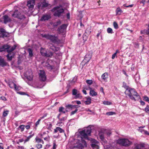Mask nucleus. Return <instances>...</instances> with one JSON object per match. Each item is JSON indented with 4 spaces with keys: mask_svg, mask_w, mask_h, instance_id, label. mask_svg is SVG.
I'll return each instance as SVG.
<instances>
[{
    "mask_svg": "<svg viewBox=\"0 0 149 149\" xmlns=\"http://www.w3.org/2000/svg\"><path fill=\"white\" fill-rule=\"evenodd\" d=\"M111 133L110 132L104 129L101 130L99 131V136L100 139L102 143L106 149H112V147L110 145H106L107 141L106 139V136H109Z\"/></svg>",
    "mask_w": 149,
    "mask_h": 149,
    "instance_id": "nucleus-1",
    "label": "nucleus"
},
{
    "mask_svg": "<svg viewBox=\"0 0 149 149\" xmlns=\"http://www.w3.org/2000/svg\"><path fill=\"white\" fill-rule=\"evenodd\" d=\"M125 93L132 100H135L140 98L139 96L138 93L134 89H128L126 88Z\"/></svg>",
    "mask_w": 149,
    "mask_h": 149,
    "instance_id": "nucleus-2",
    "label": "nucleus"
},
{
    "mask_svg": "<svg viewBox=\"0 0 149 149\" xmlns=\"http://www.w3.org/2000/svg\"><path fill=\"white\" fill-rule=\"evenodd\" d=\"M52 11L54 12V15L56 16H59L64 11V9L61 6L54 7Z\"/></svg>",
    "mask_w": 149,
    "mask_h": 149,
    "instance_id": "nucleus-3",
    "label": "nucleus"
},
{
    "mask_svg": "<svg viewBox=\"0 0 149 149\" xmlns=\"http://www.w3.org/2000/svg\"><path fill=\"white\" fill-rule=\"evenodd\" d=\"M91 132V129L89 127L85 128L84 130L80 132V134L82 136L86 139H88V135L90 134Z\"/></svg>",
    "mask_w": 149,
    "mask_h": 149,
    "instance_id": "nucleus-4",
    "label": "nucleus"
},
{
    "mask_svg": "<svg viewBox=\"0 0 149 149\" xmlns=\"http://www.w3.org/2000/svg\"><path fill=\"white\" fill-rule=\"evenodd\" d=\"M117 142L120 145L125 146H129L132 144L131 142L126 139H119L117 140Z\"/></svg>",
    "mask_w": 149,
    "mask_h": 149,
    "instance_id": "nucleus-5",
    "label": "nucleus"
},
{
    "mask_svg": "<svg viewBox=\"0 0 149 149\" xmlns=\"http://www.w3.org/2000/svg\"><path fill=\"white\" fill-rule=\"evenodd\" d=\"M81 142L84 145L83 146L79 142H78L77 143V144L72 147V149H82L84 147H87V143L83 139H81Z\"/></svg>",
    "mask_w": 149,
    "mask_h": 149,
    "instance_id": "nucleus-6",
    "label": "nucleus"
},
{
    "mask_svg": "<svg viewBox=\"0 0 149 149\" xmlns=\"http://www.w3.org/2000/svg\"><path fill=\"white\" fill-rule=\"evenodd\" d=\"M19 10H15L12 15V17H14L17 18L19 19H22L24 18V15L20 12Z\"/></svg>",
    "mask_w": 149,
    "mask_h": 149,
    "instance_id": "nucleus-7",
    "label": "nucleus"
},
{
    "mask_svg": "<svg viewBox=\"0 0 149 149\" xmlns=\"http://www.w3.org/2000/svg\"><path fill=\"white\" fill-rule=\"evenodd\" d=\"M24 76L29 81H31L33 79V76L31 70H29L26 72L24 73Z\"/></svg>",
    "mask_w": 149,
    "mask_h": 149,
    "instance_id": "nucleus-8",
    "label": "nucleus"
},
{
    "mask_svg": "<svg viewBox=\"0 0 149 149\" xmlns=\"http://www.w3.org/2000/svg\"><path fill=\"white\" fill-rule=\"evenodd\" d=\"M39 79L41 81H44L46 80V76L43 70H40L39 72Z\"/></svg>",
    "mask_w": 149,
    "mask_h": 149,
    "instance_id": "nucleus-9",
    "label": "nucleus"
},
{
    "mask_svg": "<svg viewBox=\"0 0 149 149\" xmlns=\"http://www.w3.org/2000/svg\"><path fill=\"white\" fill-rule=\"evenodd\" d=\"M41 36L42 37L45 38L47 39H49L53 41L56 40L57 39V37L55 36L54 35L42 34Z\"/></svg>",
    "mask_w": 149,
    "mask_h": 149,
    "instance_id": "nucleus-10",
    "label": "nucleus"
},
{
    "mask_svg": "<svg viewBox=\"0 0 149 149\" xmlns=\"http://www.w3.org/2000/svg\"><path fill=\"white\" fill-rule=\"evenodd\" d=\"M35 5L34 0H29L27 2V6L31 10H32L33 8Z\"/></svg>",
    "mask_w": 149,
    "mask_h": 149,
    "instance_id": "nucleus-11",
    "label": "nucleus"
},
{
    "mask_svg": "<svg viewBox=\"0 0 149 149\" xmlns=\"http://www.w3.org/2000/svg\"><path fill=\"white\" fill-rule=\"evenodd\" d=\"M92 143L91 144L92 147L94 149H99V147L98 145L99 142L93 139L92 140Z\"/></svg>",
    "mask_w": 149,
    "mask_h": 149,
    "instance_id": "nucleus-12",
    "label": "nucleus"
},
{
    "mask_svg": "<svg viewBox=\"0 0 149 149\" xmlns=\"http://www.w3.org/2000/svg\"><path fill=\"white\" fill-rule=\"evenodd\" d=\"M67 25L65 24L62 25L58 29V31L60 33H63L65 31Z\"/></svg>",
    "mask_w": 149,
    "mask_h": 149,
    "instance_id": "nucleus-13",
    "label": "nucleus"
},
{
    "mask_svg": "<svg viewBox=\"0 0 149 149\" xmlns=\"http://www.w3.org/2000/svg\"><path fill=\"white\" fill-rule=\"evenodd\" d=\"M3 23L5 24H6L10 22L11 21V19L8 15H5L3 16Z\"/></svg>",
    "mask_w": 149,
    "mask_h": 149,
    "instance_id": "nucleus-14",
    "label": "nucleus"
},
{
    "mask_svg": "<svg viewBox=\"0 0 149 149\" xmlns=\"http://www.w3.org/2000/svg\"><path fill=\"white\" fill-rule=\"evenodd\" d=\"M72 94L75 95L76 98H79L81 97V94L78 92L75 89H73L72 90Z\"/></svg>",
    "mask_w": 149,
    "mask_h": 149,
    "instance_id": "nucleus-15",
    "label": "nucleus"
},
{
    "mask_svg": "<svg viewBox=\"0 0 149 149\" xmlns=\"http://www.w3.org/2000/svg\"><path fill=\"white\" fill-rule=\"evenodd\" d=\"M48 6V4L45 3H39L37 5V7L39 9H42L43 8Z\"/></svg>",
    "mask_w": 149,
    "mask_h": 149,
    "instance_id": "nucleus-16",
    "label": "nucleus"
},
{
    "mask_svg": "<svg viewBox=\"0 0 149 149\" xmlns=\"http://www.w3.org/2000/svg\"><path fill=\"white\" fill-rule=\"evenodd\" d=\"M88 89L90 90L89 94L91 96L93 97L96 96L97 95V93L95 92L94 90H93L91 88L89 87L88 89H86L87 90Z\"/></svg>",
    "mask_w": 149,
    "mask_h": 149,
    "instance_id": "nucleus-17",
    "label": "nucleus"
},
{
    "mask_svg": "<svg viewBox=\"0 0 149 149\" xmlns=\"http://www.w3.org/2000/svg\"><path fill=\"white\" fill-rule=\"evenodd\" d=\"M7 65V62L0 56V66L3 67L6 66Z\"/></svg>",
    "mask_w": 149,
    "mask_h": 149,
    "instance_id": "nucleus-18",
    "label": "nucleus"
},
{
    "mask_svg": "<svg viewBox=\"0 0 149 149\" xmlns=\"http://www.w3.org/2000/svg\"><path fill=\"white\" fill-rule=\"evenodd\" d=\"M51 18L50 15H43L40 19V21H43L48 20Z\"/></svg>",
    "mask_w": 149,
    "mask_h": 149,
    "instance_id": "nucleus-19",
    "label": "nucleus"
},
{
    "mask_svg": "<svg viewBox=\"0 0 149 149\" xmlns=\"http://www.w3.org/2000/svg\"><path fill=\"white\" fill-rule=\"evenodd\" d=\"M134 149H146L145 147L144 144H137L135 146Z\"/></svg>",
    "mask_w": 149,
    "mask_h": 149,
    "instance_id": "nucleus-20",
    "label": "nucleus"
},
{
    "mask_svg": "<svg viewBox=\"0 0 149 149\" xmlns=\"http://www.w3.org/2000/svg\"><path fill=\"white\" fill-rule=\"evenodd\" d=\"M9 48V46L7 45H4L0 47V52H2L3 51L6 50Z\"/></svg>",
    "mask_w": 149,
    "mask_h": 149,
    "instance_id": "nucleus-21",
    "label": "nucleus"
},
{
    "mask_svg": "<svg viewBox=\"0 0 149 149\" xmlns=\"http://www.w3.org/2000/svg\"><path fill=\"white\" fill-rule=\"evenodd\" d=\"M41 53L42 56L47 57H50L52 55V53L49 51L46 52V53H43V52L41 51Z\"/></svg>",
    "mask_w": 149,
    "mask_h": 149,
    "instance_id": "nucleus-22",
    "label": "nucleus"
},
{
    "mask_svg": "<svg viewBox=\"0 0 149 149\" xmlns=\"http://www.w3.org/2000/svg\"><path fill=\"white\" fill-rule=\"evenodd\" d=\"M54 133L57 132L58 131H59L60 133H63L64 132V130L62 129L60 127H57L54 130Z\"/></svg>",
    "mask_w": 149,
    "mask_h": 149,
    "instance_id": "nucleus-23",
    "label": "nucleus"
},
{
    "mask_svg": "<svg viewBox=\"0 0 149 149\" xmlns=\"http://www.w3.org/2000/svg\"><path fill=\"white\" fill-rule=\"evenodd\" d=\"M122 12L123 11L120 7L117 8L116 10V15H120Z\"/></svg>",
    "mask_w": 149,
    "mask_h": 149,
    "instance_id": "nucleus-24",
    "label": "nucleus"
},
{
    "mask_svg": "<svg viewBox=\"0 0 149 149\" xmlns=\"http://www.w3.org/2000/svg\"><path fill=\"white\" fill-rule=\"evenodd\" d=\"M91 99L90 97L86 98V100L85 101V103L86 104H89L91 103Z\"/></svg>",
    "mask_w": 149,
    "mask_h": 149,
    "instance_id": "nucleus-25",
    "label": "nucleus"
},
{
    "mask_svg": "<svg viewBox=\"0 0 149 149\" xmlns=\"http://www.w3.org/2000/svg\"><path fill=\"white\" fill-rule=\"evenodd\" d=\"M108 75L107 73H105L102 75L101 77L102 79L106 81L107 79L108 78Z\"/></svg>",
    "mask_w": 149,
    "mask_h": 149,
    "instance_id": "nucleus-26",
    "label": "nucleus"
},
{
    "mask_svg": "<svg viewBox=\"0 0 149 149\" xmlns=\"http://www.w3.org/2000/svg\"><path fill=\"white\" fill-rule=\"evenodd\" d=\"M8 86L11 88H14L16 85L11 81H9L8 83Z\"/></svg>",
    "mask_w": 149,
    "mask_h": 149,
    "instance_id": "nucleus-27",
    "label": "nucleus"
},
{
    "mask_svg": "<svg viewBox=\"0 0 149 149\" xmlns=\"http://www.w3.org/2000/svg\"><path fill=\"white\" fill-rule=\"evenodd\" d=\"M16 46L15 45H14L10 48L9 46V48L7 50V52L9 53L13 51L16 48Z\"/></svg>",
    "mask_w": 149,
    "mask_h": 149,
    "instance_id": "nucleus-28",
    "label": "nucleus"
},
{
    "mask_svg": "<svg viewBox=\"0 0 149 149\" xmlns=\"http://www.w3.org/2000/svg\"><path fill=\"white\" fill-rule=\"evenodd\" d=\"M91 58L90 56L88 55H86L85 56L84 60L85 62H88L90 60Z\"/></svg>",
    "mask_w": 149,
    "mask_h": 149,
    "instance_id": "nucleus-29",
    "label": "nucleus"
},
{
    "mask_svg": "<svg viewBox=\"0 0 149 149\" xmlns=\"http://www.w3.org/2000/svg\"><path fill=\"white\" fill-rule=\"evenodd\" d=\"M27 51L29 53V56L30 57H32L33 55V50L30 48H28L27 49Z\"/></svg>",
    "mask_w": 149,
    "mask_h": 149,
    "instance_id": "nucleus-30",
    "label": "nucleus"
},
{
    "mask_svg": "<svg viewBox=\"0 0 149 149\" xmlns=\"http://www.w3.org/2000/svg\"><path fill=\"white\" fill-rule=\"evenodd\" d=\"M9 112V111L8 110H6V111H4L3 113V117H5L6 116Z\"/></svg>",
    "mask_w": 149,
    "mask_h": 149,
    "instance_id": "nucleus-31",
    "label": "nucleus"
},
{
    "mask_svg": "<svg viewBox=\"0 0 149 149\" xmlns=\"http://www.w3.org/2000/svg\"><path fill=\"white\" fill-rule=\"evenodd\" d=\"M6 57L7 58L8 60L9 61H11L12 60L13 58V56L11 55L10 53L8 54L7 56Z\"/></svg>",
    "mask_w": 149,
    "mask_h": 149,
    "instance_id": "nucleus-32",
    "label": "nucleus"
},
{
    "mask_svg": "<svg viewBox=\"0 0 149 149\" xmlns=\"http://www.w3.org/2000/svg\"><path fill=\"white\" fill-rule=\"evenodd\" d=\"M59 112H63V113H65L66 111L65 110V108L62 107H60L59 109Z\"/></svg>",
    "mask_w": 149,
    "mask_h": 149,
    "instance_id": "nucleus-33",
    "label": "nucleus"
},
{
    "mask_svg": "<svg viewBox=\"0 0 149 149\" xmlns=\"http://www.w3.org/2000/svg\"><path fill=\"white\" fill-rule=\"evenodd\" d=\"M25 126L24 125H20L18 128V130H20L21 132H23Z\"/></svg>",
    "mask_w": 149,
    "mask_h": 149,
    "instance_id": "nucleus-34",
    "label": "nucleus"
},
{
    "mask_svg": "<svg viewBox=\"0 0 149 149\" xmlns=\"http://www.w3.org/2000/svg\"><path fill=\"white\" fill-rule=\"evenodd\" d=\"M35 139L37 143H42L43 144V141L41 139L37 137Z\"/></svg>",
    "mask_w": 149,
    "mask_h": 149,
    "instance_id": "nucleus-35",
    "label": "nucleus"
},
{
    "mask_svg": "<svg viewBox=\"0 0 149 149\" xmlns=\"http://www.w3.org/2000/svg\"><path fill=\"white\" fill-rule=\"evenodd\" d=\"M115 114L116 113L113 111L107 112L106 113V114L108 116H111Z\"/></svg>",
    "mask_w": 149,
    "mask_h": 149,
    "instance_id": "nucleus-36",
    "label": "nucleus"
},
{
    "mask_svg": "<svg viewBox=\"0 0 149 149\" xmlns=\"http://www.w3.org/2000/svg\"><path fill=\"white\" fill-rule=\"evenodd\" d=\"M63 125V122L59 121V122H58L56 125L58 126L62 127Z\"/></svg>",
    "mask_w": 149,
    "mask_h": 149,
    "instance_id": "nucleus-37",
    "label": "nucleus"
},
{
    "mask_svg": "<svg viewBox=\"0 0 149 149\" xmlns=\"http://www.w3.org/2000/svg\"><path fill=\"white\" fill-rule=\"evenodd\" d=\"M61 23V22L60 20H58L57 21V22L54 23L53 24V26L54 27H56L58 25L60 24Z\"/></svg>",
    "mask_w": 149,
    "mask_h": 149,
    "instance_id": "nucleus-38",
    "label": "nucleus"
},
{
    "mask_svg": "<svg viewBox=\"0 0 149 149\" xmlns=\"http://www.w3.org/2000/svg\"><path fill=\"white\" fill-rule=\"evenodd\" d=\"M107 32L109 33H113L112 29L110 28H108L107 29Z\"/></svg>",
    "mask_w": 149,
    "mask_h": 149,
    "instance_id": "nucleus-39",
    "label": "nucleus"
},
{
    "mask_svg": "<svg viewBox=\"0 0 149 149\" xmlns=\"http://www.w3.org/2000/svg\"><path fill=\"white\" fill-rule=\"evenodd\" d=\"M33 136V134L29 135L27 137V138L25 140L24 142H26L28 141L29 139Z\"/></svg>",
    "mask_w": 149,
    "mask_h": 149,
    "instance_id": "nucleus-40",
    "label": "nucleus"
},
{
    "mask_svg": "<svg viewBox=\"0 0 149 149\" xmlns=\"http://www.w3.org/2000/svg\"><path fill=\"white\" fill-rule=\"evenodd\" d=\"M143 110L146 113H149V106L147 105Z\"/></svg>",
    "mask_w": 149,
    "mask_h": 149,
    "instance_id": "nucleus-41",
    "label": "nucleus"
},
{
    "mask_svg": "<svg viewBox=\"0 0 149 149\" xmlns=\"http://www.w3.org/2000/svg\"><path fill=\"white\" fill-rule=\"evenodd\" d=\"M113 25L114 28L115 29H118V25L117 23L116 22H113Z\"/></svg>",
    "mask_w": 149,
    "mask_h": 149,
    "instance_id": "nucleus-42",
    "label": "nucleus"
},
{
    "mask_svg": "<svg viewBox=\"0 0 149 149\" xmlns=\"http://www.w3.org/2000/svg\"><path fill=\"white\" fill-rule=\"evenodd\" d=\"M103 104L105 105H110L111 104V103L110 102L107 101H104L103 102Z\"/></svg>",
    "mask_w": 149,
    "mask_h": 149,
    "instance_id": "nucleus-43",
    "label": "nucleus"
},
{
    "mask_svg": "<svg viewBox=\"0 0 149 149\" xmlns=\"http://www.w3.org/2000/svg\"><path fill=\"white\" fill-rule=\"evenodd\" d=\"M67 118L66 117H63L59 119V121L63 122L64 121L66 120Z\"/></svg>",
    "mask_w": 149,
    "mask_h": 149,
    "instance_id": "nucleus-44",
    "label": "nucleus"
},
{
    "mask_svg": "<svg viewBox=\"0 0 149 149\" xmlns=\"http://www.w3.org/2000/svg\"><path fill=\"white\" fill-rule=\"evenodd\" d=\"M47 129L49 130H51L52 131V125L50 123L48 124Z\"/></svg>",
    "mask_w": 149,
    "mask_h": 149,
    "instance_id": "nucleus-45",
    "label": "nucleus"
},
{
    "mask_svg": "<svg viewBox=\"0 0 149 149\" xmlns=\"http://www.w3.org/2000/svg\"><path fill=\"white\" fill-rule=\"evenodd\" d=\"M15 90L16 91H18L19 90H20L21 89V87H19V86H17L16 85V86H15Z\"/></svg>",
    "mask_w": 149,
    "mask_h": 149,
    "instance_id": "nucleus-46",
    "label": "nucleus"
},
{
    "mask_svg": "<svg viewBox=\"0 0 149 149\" xmlns=\"http://www.w3.org/2000/svg\"><path fill=\"white\" fill-rule=\"evenodd\" d=\"M86 83L89 85H91L93 83V81L91 80H87L86 81Z\"/></svg>",
    "mask_w": 149,
    "mask_h": 149,
    "instance_id": "nucleus-47",
    "label": "nucleus"
},
{
    "mask_svg": "<svg viewBox=\"0 0 149 149\" xmlns=\"http://www.w3.org/2000/svg\"><path fill=\"white\" fill-rule=\"evenodd\" d=\"M36 146L38 149H40L42 147V146L41 144H38L36 145Z\"/></svg>",
    "mask_w": 149,
    "mask_h": 149,
    "instance_id": "nucleus-48",
    "label": "nucleus"
},
{
    "mask_svg": "<svg viewBox=\"0 0 149 149\" xmlns=\"http://www.w3.org/2000/svg\"><path fill=\"white\" fill-rule=\"evenodd\" d=\"M0 100H1L3 101H6L7 100L6 97L3 96L0 97Z\"/></svg>",
    "mask_w": 149,
    "mask_h": 149,
    "instance_id": "nucleus-49",
    "label": "nucleus"
},
{
    "mask_svg": "<svg viewBox=\"0 0 149 149\" xmlns=\"http://www.w3.org/2000/svg\"><path fill=\"white\" fill-rule=\"evenodd\" d=\"M65 107L67 108H69L72 109L73 107H74V106L68 104L66 105Z\"/></svg>",
    "mask_w": 149,
    "mask_h": 149,
    "instance_id": "nucleus-50",
    "label": "nucleus"
},
{
    "mask_svg": "<svg viewBox=\"0 0 149 149\" xmlns=\"http://www.w3.org/2000/svg\"><path fill=\"white\" fill-rule=\"evenodd\" d=\"M41 51L43 52V53H46V51L45 50V49L41 48L40 49V52L41 54L42 55V53H41Z\"/></svg>",
    "mask_w": 149,
    "mask_h": 149,
    "instance_id": "nucleus-51",
    "label": "nucleus"
},
{
    "mask_svg": "<svg viewBox=\"0 0 149 149\" xmlns=\"http://www.w3.org/2000/svg\"><path fill=\"white\" fill-rule=\"evenodd\" d=\"M143 100H144L147 102L149 101V98L146 96L144 97Z\"/></svg>",
    "mask_w": 149,
    "mask_h": 149,
    "instance_id": "nucleus-52",
    "label": "nucleus"
},
{
    "mask_svg": "<svg viewBox=\"0 0 149 149\" xmlns=\"http://www.w3.org/2000/svg\"><path fill=\"white\" fill-rule=\"evenodd\" d=\"M17 93L19 94L20 95H26V93L24 92H17Z\"/></svg>",
    "mask_w": 149,
    "mask_h": 149,
    "instance_id": "nucleus-53",
    "label": "nucleus"
},
{
    "mask_svg": "<svg viewBox=\"0 0 149 149\" xmlns=\"http://www.w3.org/2000/svg\"><path fill=\"white\" fill-rule=\"evenodd\" d=\"M123 6H125L126 7H132L133 6V4H131V5H129L128 6H126V4H125L123 5Z\"/></svg>",
    "mask_w": 149,
    "mask_h": 149,
    "instance_id": "nucleus-54",
    "label": "nucleus"
},
{
    "mask_svg": "<svg viewBox=\"0 0 149 149\" xmlns=\"http://www.w3.org/2000/svg\"><path fill=\"white\" fill-rule=\"evenodd\" d=\"M77 109H76L74 111H73L71 112V114L73 115L77 111Z\"/></svg>",
    "mask_w": 149,
    "mask_h": 149,
    "instance_id": "nucleus-55",
    "label": "nucleus"
},
{
    "mask_svg": "<svg viewBox=\"0 0 149 149\" xmlns=\"http://www.w3.org/2000/svg\"><path fill=\"white\" fill-rule=\"evenodd\" d=\"M40 121V119H39L38 121L36 123V125L37 126L39 124V123Z\"/></svg>",
    "mask_w": 149,
    "mask_h": 149,
    "instance_id": "nucleus-56",
    "label": "nucleus"
},
{
    "mask_svg": "<svg viewBox=\"0 0 149 149\" xmlns=\"http://www.w3.org/2000/svg\"><path fill=\"white\" fill-rule=\"evenodd\" d=\"M145 130H143L141 129H139V131L141 132L142 133H143L144 131H145Z\"/></svg>",
    "mask_w": 149,
    "mask_h": 149,
    "instance_id": "nucleus-57",
    "label": "nucleus"
},
{
    "mask_svg": "<svg viewBox=\"0 0 149 149\" xmlns=\"http://www.w3.org/2000/svg\"><path fill=\"white\" fill-rule=\"evenodd\" d=\"M145 2H146L145 0H142L140 1V3H143V5L144 6L145 4Z\"/></svg>",
    "mask_w": 149,
    "mask_h": 149,
    "instance_id": "nucleus-58",
    "label": "nucleus"
},
{
    "mask_svg": "<svg viewBox=\"0 0 149 149\" xmlns=\"http://www.w3.org/2000/svg\"><path fill=\"white\" fill-rule=\"evenodd\" d=\"M143 134H144L146 135H149V133L146 130H145V131H144V133Z\"/></svg>",
    "mask_w": 149,
    "mask_h": 149,
    "instance_id": "nucleus-59",
    "label": "nucleus"
},
{
    "mask_svg": "<svg viewBox=\"0 0 149 149\" xmlns=\"http://www.w3.org/2000/svg\"><path fill=\"white\" fill-rule=\"evenodd\" d=\"M116 53H114L112 56V58L113 59L116 56Z\"/></svg>",
    "mask_w": 149,
    "mask_h": 149,
    "instance_id": "nucleus-60",
    "label": "nucleus"
},
{
    "mask_svg": "<svg viewBox=\"0 0 149 149\" xmlns=\"http://www.w3.org/2000/svg\"><path fill=\"white\" fill-rule=\"evenodd\" d=\"M100 91L101 92H102L103 93V94H104V91L102 87H101L100 88Z\"/></svg>",
    "mask_w": 149,
    "mask_h": 149,
    "instance_id": "nucleus-61",
    "label": "nucleus"
},
{
    "mask_svg": "<svg viewBox=\"0 0 149 149\" xmlns=\"http://www.w3.org/2000/svg\"><path fill=\"white\" fill-rule=\"evenodd\" d=\"M86 111H89L90 112H91V113H93V112L91 110H90V109H86Z\"/></svg>",
    "mask_w": 149,
    "mask_h": 149,
    "instance_id": "nucleus-62",
    "label": "nucleus"
},
{
    "mask_svg": "<svg viewBox=\"0 0 149 149\" xmlns=\"http://www.w3.org/2000/svg\"><path fill=\"white\" fill-rule=\"evenodd\" d=\"M56 148V145L55 143H54L53 144V149H55Z\"/></svg>",
    "mask_w": 149,
    "mask_h": 149,
    "instance_id": "nucleus-63",
    "label": "nucleus"
},
{
    "mask_svg": "<svg viewBox=\"0 0 149 149\" xmlns=\"http://www.w3.org/2000/svg\"><path fill=\"white\" fill-rule=\"evenodd\" d=\"M140 103H141V104L142 105H144L145 104V103L144 102H143L142 101H141Z\"/></svg>",
    "mask_w": 149,
    "mask_h": 149,
    "instance_id": "nucleus-64",
    "label": "nucleus"
}]
</instances>
